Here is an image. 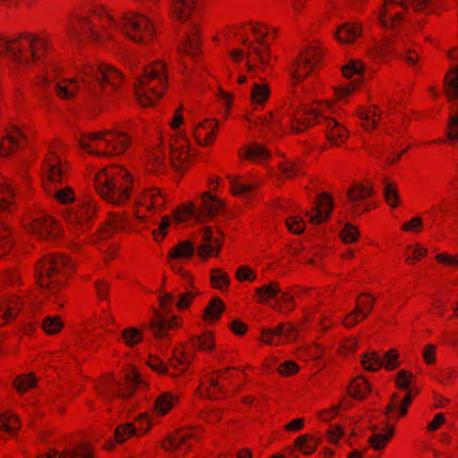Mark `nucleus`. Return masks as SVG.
Wrapping results in <instances>:
<instances>
[{
    "label": "nucleus",
    "mask_w": 458,
    "mask_h": 458,
    "mask_svg": "<svg viewBox=\"0 0 458 458\" xmlns=\"http://www.w3.org/2000/svg\"><path fill=\"white\" fill-rule=\"evenodd\" d=\"M197 0H173V13L181 21H186L192 13Z\"/></svg>",
    "instance_id": "473e14b6"
},
{
    "label": "nucleus",
    "mask_w": 458,
    "mask_h": 458,
    "mask_svg": "<svg viewBox=\"0 0 458 458\" xmlns=\"http://www.w3.org/2000/svg\"><path fill=\"white\" fill-rule=\"evenodd\" d=\"M192 437L193 436L191 432H177L164 441L163 447L165 449L174 450L185 445L189 448L190 445L187 444V441Z\"/></svg>",
    "instance_id": "c9c22d12"
},
{
    "label": "nucleus",
    "mask_w": 458,
    "mask_h": 458,
    "mask_svg": "<svg viewBox=\"0 0 458 458\" xmlns=\"http://www.w3.org/2000/svg\"><path fill=\"white\" fill-rule=\"evenodd\" d=\"M371 190L363 185H355L348 190L347 196L349 200L352 204L354 213H360L357 208L356 203L359 200L365 199L371 195Z\"/></svg>",
    "instance_id": "e433bc0d"
},
{
    "label": "nucleus",
    "mask_w": 458,
    "mask_h": 458,
    "mask_svg": "<svg viewBox=\"0 0 458 458\" xmlns=\"http://www.w3.org/2000/svg\"><path fill=\"white\" fill-rule=\"evenodd\" d=\"M201 202L202 207L200 208H197L192 204L182 208L175 213L176 220L178 222H182L185 216L195 217L197 219L212 217L217 215L223 208V202L216 196H213L208 192L202 195Z\"/></svg>",
    "instance_id": "9d476101"
},
{
    "label": "nucleus",
    "mask_w": 458,
    "mask_h": 458,
    "mask_svg": "<svg viewBox=\"0 0 458 458\" xmlns=\"http://www.w3.org/2000/svg\"><path fill=\"white\" fill-rule=\"evenodd\" d=\"M294 444L304 454H312L317 447V442L310 435L300 436L295 439Z\"/></svg>",
    "instance_id": "09e8293b"
},
{
    "label": "nucleus",
    "mask_w": 458,
    "mask_h": 458,
    "mask_svg": "<svg viewBox=\"0 0 458 458\" xmlns=\"http://www.w3.org/2000/svg\"><path fill=\"white\" fill-rule=\"evenodd\" d=\"M281 172L286 178H293L303 173L301 164L299 160L287 161L282 164Z\"/></svg>",
    "instance_id": "4d7b16f0"
},
{
    "label": "nucleus",
    "mask_w": 458,
    "mask_h": 458,
    "mask_svg": "<svg viewBox=\"0 0 458 458\" xmlns=\"http://www.w3.org/2000/svg\"><path fill=\"white\" fill-rule=\"evenodd\" d=\"M289 231L300 234L304 230L303 220L299 216H289L285 220Z\"/></svg>",
    "instance_id": "774afa93"
},
{
    "label": "nucleus",
    "mask_w": 458,
    "mask_h": 458,
    "mask_svg": "<svg viewBox=\"0 0 458 458\" xmlns=\"http://www.w3.org/2000/svg\"><path fill=\"white\" fill-rule=\"evenodd\" d=\"M199 44L197 25L195 22H191L185 31L184 52L189 55L196 56L199 52Z\"/></svg>",
    "instance_id": "cd10ccee"
},
{
    "label": "nucleus",
    "mask_w": 458,
    "mask_h": 458,
    "mask_svg": "<svg viewBox=\"0 0 458 458\" xmlns=\"http://www.w3.org/2000/svg\"><path fill=\"white\" fill-rule=\"evenodd\" d=\"M329 107L328 104H325L319 108H310L305 112L296 114L292 118L293 130L296 132L302 131L312 124L313 120L318 123H324L328 140L335 144H339L347 137L348 131L334 118L327 116L326 110Z\"/></svg>",
    "instance_id": "423d86ee"
},
{
    "label": "nucleus",
    "mask_w": 458,
    "mask_h": 458,
    "mask_svg": "<svg viewBox=\"0 0 458 458\" xmlns=\"http://www.w3.org/2000/svg\"><path fill=\"white\" fill-rule=\"evenodd\" d=\"M165 87V65L157 62L145 67L142 73L137 76L135 96L142 106H152L163 95Z\"/></svg>",
    "instance_id": "20e7f679"
},
{
    "label": "nucleus",
    "mask_w": 458,
    "mask_h": 458,
    "mask_svg": "<svg viewBox=\"0 0 458 458\" xmlns=\"http://www.w3.org/2000/svg\"><path fill=\"white\" fill-rule=\"evenodd\" d=\"M123 339L128 346H134L142 340V335L140 331L135 327H129L125 329L122 334Z\"/></svg>",
    "instance_id": "bf43d9fd"
},
{
    "label": "nucleus",
    "mask_w": 458,
    "mask_h": 458,
    "mask_svg": "<svg viewBox=\"0 0 458 458\" xmlns=\"http://www.w3.org/2000/svg\"><path fill=\"white\" fill-rule=\"evenodd\" d=\"M192 344L196 348L202 351H208L214 347V340L209 334L195 337Z\"/></svg>",
    "instance_id": "e2e57ef3"
},
{
    "label": "nucleus",
    "mask_w": 458,
    "mask_h": 458,
    "mask_svg": "<svg viewBox=\"0 0 458 458\" xmlns=\"http://www.w3.org/2000/svg\"><path fill=\"white\" fill-rule=\"evenodd\" d=\"M80 81L92 95L98 96V88L106 94L109 93V89L117 90L123 76L119 71L106 64L88 65L83 68Z\"/></svg>",
    "instance_id": "0eeeda50"
},
{
    "label": "nucleus",
    "mask_w": 458,
    "mask_h": 458,
    "mask_svg": "<svg viewBox=\"0 0 458 458\" xmlns=\"http://www.w3.org/2000/svg\"><path fill=\"white\" fill-rule=\"evenodd\" d=\"M131 178L121 166L104 169L95 175V186L99 195L114 205L123 204L131 193Z\"/></svg>",
    "instance_id": "f03ea898"
},
{
    "label": "nucleus",
    "mask_w": 458,
    "mask_h": 458,
    "mask_svg": "<svg viewBox=\"0 0 458 458\" xmlns=\"http://www.w3.org/2000/svg\"><path fill=\"white\" fill-rule=\"evenodd\" d=\"M35 384H36V379L32 376L22 375V376H20L15 380V386H16L17 390L21 393L27 391L28 389H30V387L35 386Z\"/></svg>",
    "instance_id": "338daca9"
},
{
    "label": "nucleus",
    "mask_w": 458,
    "mask_h": 458,
    "mask_svg": "<svg viewBox=\"0 0 458 458\" xmlns=\"http://www.w3.org/2000/svg\"><path fill=\"white\" fill-rule=\"evenodd\" d=\"M18 428V418L14 414L4 413L0 416V429L12 433Z\"/></svg>",
    "instance_id": "5fc2aeb1"
},
{
    "label": "nucleus",
    "mask_w": 458,
    "mask_h": 458,
    "mask_svg": "<svg viewBox=\"0 0 458 458\" xmlns=\"http://www.w3.org/2000/svg\"><path fill=\"white\" fill-rule=\"evenodd\" d=\"M270 89L266 83L255 82L251 90L252 101L256 104H263L269 97Z\"/></svg>",
    "instance_id": "3c124183"
},
{
    "label": "nucleus",
    "mask_w": 458,
    "mask_h": 458,
    "mask_svg": "<svg viewBox=\"0 0 458 458\" xmlns=\"http://www.w3.org/2000/svg\"><path fill=\"white\" fill-rule=\"evenodd\" d=\"M225 309L224 303L218 298H214L204 310V319L211 321L217 319Z\"/></svg>",
    "instance_id": "de8ad7c7"
},
{
    "label": "nucleus",
    "mask_w": 458,
    "mask_h": 458,
    "mask_svg": "<svg viewBox=\"0 0 458 458\" xmlns=\"http://www.w3.org/2000/svg\"><path fill=\"white\" fill-rule=\"evenodd\" d=\"M408 5H411L416 11L432 13L438 9L439 0H385L378 20L384 27L394 26L403 19V13H395L394 9L407 8Z\"/></svg>",
    "instance_id": "6e6552de"
},
{
    "label": "nucleus",
    "mask_w": 458,
    "mask_h": 458,
    "mask_svg": "<svg viewBox=\"0 0 458 458\" xmlns=\"http://www.w3.org/2000/svg\"><path fill=\"white\" fill-rule=\"evenodd\" d=\"M364 71V65L360 60H351L343 67V73L345 77L351 78L352 75H360Z\"/></svg>",
    "instance_id": "680f3d73"
},
{
    "label": "nucleus",
    "mask_w": 458,
    "mask_h": 458,
    "mask_svg": "<svg viewBox=\"0 0 458 458\" xmlns=\"http://www.w3.org/2000/svg\"><path fill=\"white\" fill-rule=\"evenodd\" d=\"M218 126L216 121H204L199 123L193 130L195 140L200 146L208 145L215 135V129Z\"/></svg>",
    "instance_id": "a878e982"
},
{
    "label": "nucleus",
    "mask_w": 458,
    "mask_h": 458,
    "mask_svg": "<svg viewBox=\"0 0 458 458\" xmlns=\"http://www.w3.org/2000/svg\"><path fill=\"white\" fill-rule=\"evenodd\" d=\"M44 331L48 335L57 333L62 327L63 323L57 316H48L42 322Z\"/></svg>",
    "instance_id": "13d9d810"
},
{
    "label": "nucleus",
    "mask_w": 458,
    "mask_h": 458,
    "mask_svg": "<svg viewBox=\"0 0 458 458\" xmlns=\"http://www.w3.org/2000/svg\"><path fill=\"white\" fill-rule=\"evenodd\" d=\"M363 295L369 297L370 300L369 301H360L359 299H357L356 307L342 319V323L345 327H353L354 325H356L359 322L360 316L361 319H364L371 312L373 304L376 301V298L369 293H363Z\"/></svg>",
    "instance_id": "6ab92c4d"
},
{
    "label": "nucleus",
    "mask_w": 458,
    "mask_h": 458,
    "mask_svg": "<svg viewBox=\"0 0 458 458\" xmlns=\"http://www.w3.org/2000/svg\"><path fill=\"white\" fill-rule=\"evenodd\" d=\"M359 235L357 228L351 224H346L341 232V237L345 243L354 242L358 240Z\"/></svg>",
    "instance_id": "0e129e2a"
},
{
    "label": "nucleus",
    "mask_w": 458,
    "mask_h": 458,
    "mask_svg": "<svg viewBox=\"0 0 458 458\" xmlns=\"http://www.w3.org/2000/svg\"><path fill=\"white\" fill-rule=\"evenodd\" d=\"M26 142V138L21 129L13 125L7 131L5 137L0 144V155L8 157L14 148H21L22 143Z\"/></svg>",
    "instance_id": "aec40b11"
},
{
    "label": "nucleus",
    "mask_w": 458,
    "mask_h": 458,
    "mask_svg": "<svg viewBox=\"0 0 458 458\" xmlns=\"http://www.w3.org/2000/svg\"><path fill=\"white\" fill-rule=\"evenodd\" d=\"M123 222L118 216H113L110 218L108 224L103 228L101 232V237L105 238L109 236L113 232L123 228Z\"/></svg>",
    "instance_id": "69168bd1"
},
{
    "label": "nucleus",
    "mask_w": 458,
    "mask_h": 458,
    "mask_svg": "<svg viewBox=\"0 0 458 458\" xmlns=\"http://www.w3.org/2000/svg\"><path fill=\"white\" fill-rule=\"evenodd\" d=\"M317 202V206L312 208L315 214L306 213V216L310 217V222L313 225H319L327 220L334 207L333 199L327 193H321L318 196Z\"/></svg>",
    "instance_id": "a211bd4d"
},
{
    "label": "nucleus",
    "mask_w": 458,
    "mask_h": 458,
    "mask_svg": "<svg viewBox=\"0 0 458 458\" xmlns=\"http://www.w3.org/2000/svg\"><path fill=\"white\" fill-rule=\"evenodd\" d=\"M130 140L123 131L114 129L83 137L81 146L91 154L111 157L123 153L129 148Z\"/></svg>",
    "instance_id": "39448f33"
},
{
    "label": "nucleus",
    "mask_w": 458,
    "mask_h": 458,
    "mask_svg": "<svg viewBox=\"0 0 458 458\" xmlns=\"http://www.w3.org/2000/svg\"><path fill=\"white\" fill-rule=\"evenodd\" d=\"M211 282L215 287L223 289L224 286H228L230 284L229 276L219 268L211 271Z\"/></svg>",
    "instance_id": "052dcab7"
},
{
    "label": "nucleus",
    "mask_w": 458,
    "mask_h": 458,
    "mask_svg": "<svg viewBox=\"0 0 458 458\" xmlns=\"http://www.w3.org/2000/svg\"><path fill=\"white\" fill-rule=\"evenodd\" d=\"M450 103V118L448 123L447 138L458 140V98L446 97Z\"/></svg>",
    "instance_id": "7c9ffc66"
},
{
    "label": "nucleus",
    "mask_w": 458,
    "mask_h": 458,
    "mask_svg": "<svg viewBox=\"0 0 458 458\" xmlns=\"http://www.w3.org/2000/svg\"><path fill=\"white\" fill-rule=\"evenodd\" d=\"M370 428L373 431V435L369 438L370 446L375 450H383L386 443L394 436L393 427L387 428L386 432L385 433L377 432V428L375 426Z\"/></svg>",
    "instance_id": "f704fd0d"
},
{
    "label": "nucleus",
    "mask_w": 458,
    "mask_h": 458,
    "mask_svg": "<svg viewBox=\"0 0 458 458\" xmlns=\"http://www.w3.org/2000/svg\"><path fill=\"white\" fill-rule=\"evenodd\" d=\"M143 201L148 208H160L164 205L163 195L159 190H148L143 195Z\"/></svg>",
    "instance_id": "8fccbe9b"
},
{
    "label": "nucleus",
    "mask_w": 458,
    "mask_h": 458,
    "mask_svg": "<svg viewBox=\"0 0 458 458\" xmlns=\"http://www.w3.org/2000/svg\"><path fill=\"white\" fill-rule=\"evenodd\" d=\"M360 33L361 29L359 25L346 22L337 29L335 37L341 43H352Z\"/></svg>",
    "instance_id": "c756f323"
},
{
    "label": "nucleus",
    "mask_w": 458,
    "mask_h": 458,
    "mask_svg": "<svg viewBox=\"0 0 458 458\" xmlns=\"http://www.w3.org/2000/svg\"><path fill=\"white\" fill-rule=\"evenodd\" d=\"M38 458H93L89 447L81 445L63 452L53 451L47 455H42Z\"/></svg>",
    "instance_id": "c85d7f7f"
},
{
    "label": "nucleus",
    "mask_w": 458,
    "mask_h": 458,
    "mask_svg": "<svg viewBox=\"0 0 458 458\" xmlns=\"http://www.w3.org/2000/svg\"><path fill=\"white\" fill-rule=\"evenodd\" d=\"M448 57L453 61L458 62V55L452 51L448 53ZM444 86L446 97L452 98H458V64L447 71L444 79Z\"/></svg>",
    "instance_id": "b1692460"
},
{
    "label": "nucleus",
    "mask_w": 458,
    "mask_h": 458,
    "mask_svg": "<svg viewBox=\"0 0 458 458\" xmlns=\"http://www.w3.org/2000/svg\"><path fill=\"white\" fill-rule=\"evenodd\" d=\"M269 155V152L264 146L253 143L247 148L244 157L252 161L262 162L267 159Z\"/></svg>",
    "instance_id": "37998d69"
},
{
    "label": "nucleus",
    "mask_w": 458,
    "mask_h": 458,
    "mask_svg": "<svg viewBox=\"0 0 458 458\" xmlns=\"http://www.w3.org/2000/svg\"><path fill=\"white\" fill-rule=\"evenodd\" d=\"M73 262L64 256L48 255L36 266L35 275L38 285L45 291V297L62 306L58 299Z\"/></svg>",
    "instance_id": "f257e3e1"
},
{
    "label": "nucleus",
    "mask_w": 458,
    "mask_h": 458,
    "mask_svg": "<svg viewBox=\"0 0 458 458\" xmlns=\"http://www.w3.org/2000/svg\"><path fill=\"white\" fill-rule=\"evenodd\" d=\"M252 31L259 37L257 38L258 43L264 48V50L260 49L259 47H254L252 43H250L247 38H244L242 40L243 44L248 46V54L247 57L250 55V53H254L259 61L260 62L262 66H265L268 64V61L270 59V55L268 53H267L269 49V46L265 41V37L267 36V33H262L260 30L257 27H254L252 29Z\"/></svg>",
    "instance_id": "5701e85b"
},
{
    "label": "nucleus",
    "mask_w": 458,
    "mask_h": 458,
    "mask_svg": "<svg viewBox=\"0 0 458 458\" xmlns=\"http://www.w3.org/2000/svg\"><path fill=\"white\" fill-rule=\"evenodd\" d=\"M297 337L293 325L278 324L275 328L262 330V341L267 344H278L284 340L293 341Z\"/></svg>",
    "instance_id": "f3484780"
},
{
    "label": "nucleus",
    "mask_w": 458,
    "mask_h": 458,
    "mask_svg": "<svg viewBox=\"0 0 458 458\" xmlns=\"http://www.w3.org/2000/svg\"><path fill=\"white\" fill-rule=\"evenodd\" d=\"M413 375L406 370H400L396 375V386L407 393L402 400H399L398 394L392 396L390 403L386 406V413L390 411H398L401 416L407 413L408 407L412 401V389L410 388Z\"/></svg>",
    "instance_id": "f8f14e48"
},
{
    "label": "nucleus",
    "mask_w": 458,
    "mask_h": 458,
    "mask_svg": "<svg viewBox=\"0 0 458 458\" xmlns=\"http://www.w3.org/2000/svg\"><path fill=\"white\" fill-rule=\"evenodd\" d=\"M47 192L50 196H53L58 202L62 204L72 203L75 199L72 189L68 186L55 187V189H48Z\"/></svg>",
    "instance_id": "a19ab883"
},
{
    "label": "nucleus",
    "mask_w": 458,
    "mask_h": 458,
    "mask_svg": "<svg viewBox=\"0 0 458 458\" xmlns=\"http://www.w3.org/2000/svg\"><path fill=\"white\" fill-rule=\"evenodd\" d=\"M232 191L234 195L249 198L256 188L255 183L241 182L234 177H230Z\"/></svg>",
    "instance_id": "49530a36"
},
{
    "label": "nucleus",
    "mask_w": 458,
    "mask_h": 458,
    "mask_svg": "<svg viewBox=\"0 0 458 458\" xmlns=\"http://www.w3.org/2000/svg\"><path fill=\"white\" fill-rule=\"evenodd\" d=\"M181 140L182 142L171 147L170 163L177 170L182 169L191 157L188 139L183 136Z\"/></svg>",
    "instance_id": "4be33fe9"
},
{
    "label": "nucleus",
    "mask_w": 458,
    "mask_h": 458,
    "mask_svg": "<svg viewBox=\"0 0 458 458\" xmlns=\"http://www.w3.org/2000/svg\"><path fill=\"white\" fill-rule=\"evenodd\" d=\"M142 384V381L135 371H131L126 375V388L122 387L119 382H116L115 379H112L110 382L107 383L106 386L113 390L114 386H117L116 389V394L121 398H128L131 396L132 390L137 387L140 386Z\"/></svg>",
    "instance_id": "393cba45"
},
{
    "label": "nucleus",
    "mask_w": 458,
    "mask_h": 458,
    "mask_svg": "<svg viewBox=\"0 0 458 458\" xmlns=\"http://www.w3.org/2000/svg\"><path fill=\"white\" fill-rule=\"evenodd\" d=\"M80 24V28L76 25L72 24L69 28V34L71 38H73L76 40H80L81 35H89L92 38H97V33L94 31L89 22L86 19H81L78 21Z\"/></svg>",
    "instance_id": "58836bf2"
},
{
    "label": "nucleus",
    "mask_w": 458,
    "mask_h": 458,
    "mask_svg": "<svg viewBox=\"0 0 458 458\" xmlns=\"http://www.w3.org/2000/svg\"><path fill=\"white\" fill-rule=\"evenodd\" d=\"M321 60V52L316 47H310L300 55L293 67V80L296 82L301 81L309 73L315 69Z\"/></svg>",
    "instance_id": "ddd939ff"
},
{
    "label": "nucleus",
    "mask_w": 458,
    "mask_h": 458,
    "mask_svg": "<svg viewBox=\"0 0 458 458\" xmlns=\"http://www.w3.org/2000/svg\"><path fill=\"white\" fill-rule=\"evenodd\" d=\"M95 211V207L91 202L83 200L66 208L64 217L73 226L74 231L83 233L88 228V225L93 217Z\"/></svg>",
    "instance_id": "9b49d317"
},
{
    "label": "nucleus",
    "mask_w": 458,
    "mask_h": 458,
    "mask_svg": "<svg viewBox=\"0 0 458 458\" xmlns=\"http://www.w3.org/2000/svg\"><path fill=\"white\" fill-rule=\"evenodd\" d=\"M370 390V386L364 379L352 382L349 387V394L358 399H363Z\"/></svg>",
    "instance_id": "603ef678"
},
{
    "label": "nucleus",
    "mask_w": 458,
    "mask_h": 458,
    "mask_svg": "<svg viewBox=\"0 0 458 458\" xmlns=\"http://www.w3.org/2000/svg\"><path fill=\"white\" fill-rule=\"evenodd\" d=\"M14 194L9 183H0V215L12 211Z\"/></svg>",
    "instance_id": "4c0bfd02"
},
{
    "label": "nucleus",
    "mask_w": 458,
    "mask_h": 458,
    "mask_svg": "<svg viewBox=\"0 0 458 458\" xmlns=\"http://www.w3.org/2000/svg\"><path fill=\"white\" fill-rule=\"evenodd\" d=\"M220 250V242L213 236L210 228H206L201 235V242L198 246L199 255L207 259L210 256H217Z\"/></svg>",
    "instance_id": "412c9836"
},
{
    "label": "nucleus",
    "mask_w": 458,
    "mask_h": 458,
    "mask_svg": "<svg viewBox=\"0 0 458 458\" xmlns=\"http://www.w3.org/2000/svg\"><path fill=\"white\" fill-rule=\"evenodd\" d=\"M46 172L47 178L52 182H59L62 180L63 171L60 166V160L55 157H48L46 161Z\"/></svg>",
    "instance_id": "ea45409f"
},
{
    "label": "nucleus",
    "mask_w": 458,
    "mask_h": 458,
    "mask_svg": "<svg viewBox=\"0 0 458 458\" xmlns=\"http://www.w3.org/2000/svg\"><path fill=\"white\" fill-rule=\"evenodd\" d=\"M195 251L193 244L189 241L180 242L175 247H174L168 253L170 260L174 259H189L192 257Z\"/></svg>",
    "instance_id": "72a5a7b5"
},
{
    "label": "nucleus",
    "mask_w": 458,
    "mask_h": 458,
    "mask_svg": "<svg viewBox=\"0 0 458 458\" xmlns=\"http://www.w3.org/2000/svg\"><path fill=\"white\" fill-rule=\"evenodd\" d=\"M378 117L379 114L376 109L361 110L360 112V118L362 121V126L367 131L376 128L378 123Z\"/></svg>",
    "instance_id": "864d4df0"
},
{
    "label": "nucleus",
    "mask_w": 458,
    "mask_h": 458,
    "mask_svg": "<svg viewBox=\"0 0 458 458\" xmlns=\"http://www.w3.org/2000/svg\"><path fill=\"white\" fill-rule=\"evenodd\" d=\"M255 293L259 296V301L260 302L268 303L267 299L273 298L282 311H289L293 307L291 305L293 297L287 293L282 292L276 282H272L257 288Z\"/></svg>",
    "instance_id": "4468645a"
},
{
    "label": "nucleus",
    "mask_w": 458,
    "mask_h": 458,
    "mask_svg": "<svg viewBox=\"0 0 458 458\" xmlns=\"http://www.w3.org/2000/svg\"><path fill=\"white\" fill-rule=\"evenodd\" d=\"M397 358L398 354L395 350L386 352L384 358L377 352H371L363 357L362 365L365 369L370 371H376L381 367H385L388 370H393L399 366Z\"/></svg>",
    "instance_id": "dca6fc26"
},
{
    "label": "nucleus",
    "mask_w": 458,
    "mask_h": 458,
    "mask_svg": "<svg viewBox=\"0 0 458 458\" xmlns=\"http://www.w3.org/2000/svg\"><path fill=\"white\" fill-rule=\"evenodd\" d=\"M137 434V428L131 423H126L116 428L114 439L117 443H123L128 437Z\"/></svg>",
    "instance_id": "6e6d98bb"
},
{
    "label": "nucleus",
    "mask_w": 458,
    "mask_h": 458,
    "mask_svg": "<svg viewBox=\"0 0 458 458\" xmlns=\"http://www.w3.org/2000/svg\"><path fill=\"white\" fill-rule=\"evenodd\" d=\"M30 231L41 239L54 241L60 235V228L55 220L44 213L38 214L30 225Z\"/></svg>",
    "instance_id": "2eb2a0df"
},
{
    "label": "nucleus",
    "mask_w": 458,
    "mask_h": 458,
    "mask_svg": "<svg viewBox=\"0 0 458 458\" xmlns=\"http://www.w3.org/2000/svg\"><path fill=\"white\" fill-rule=\"evenodd\" d=\"M384 197L388 205L392 208H395L399 204V192L395 183L384 179Z\"/></svg>",
    "instance_id": "c03bdc74"
},
{
    "label": "nucleus",
    "mask_w": 458,
    "mask_h": 458,
    "mask_svg": "<svg viewBox=\"0 0 458 458\" xmlns=\"http://www.w3.org/2000/svg\"><path fill=\"white\" fill-rule=\"evenodd\" d=\"M174 398L168 393H162L155 399L153 409L158 415H165L171 409Z\"/></svg>",
    "instance_id": "a18cd8bd"
},
{
    "label": "nucleus",
    "mask_w": 458,
    "mask_h": 458,
    "mask_svg": "<svg viewBox=\"0 0 458 458\" xmlns=\"http://www.w3.org/2000/svg\"><path fill=\"white\" fill-rule=\"evenodd\" d=\"M115 26L138 43H147L155 31L153 22L147 16L139 13L125 14Z\"/></svg>",
    "instance_id": "1a4fd4ad"
},
{
    "label": "nucleus",
    "mask_w": 458,
    "mask_h": 458,
    "mask_svg": "<svg viewBox=\"0 0 458 458\" xmlns=\"http://www.w3.org/2000/svg\"><path fill=\"white\" fill-rule=\"evenodd\" d=\"M47 43L40 38L24 34L14 39L0 37V56L7 55L14 63L26 65L40 57Z\"/></svg>",
    "instance_id": "7ed1b4c3"
},
{
    "label": "nucleus",
    "mask_w": 458,
    "mask_h": 458,
    "mask_svg": "<svg viewBox=\"0 0 458 458\" xmlns=\"http://www.w3.org/2000/svg\"><path fill=\"white\" fill-rule=\"evenodd\" d=\"M177 326L176 318L168 319L162 314L156 312L154 318L150 321L149 327L156 337L161 338L165 335L168 329Z\"/></svg>",
    "instance_id": "bb28decb"
},
{
    "label": "nucleus",
    "mask_w": 458,
    "mask_h": 458,
    "mask_svg": "<svg viewBox=\"0 0 458 458\" xmlns=\"http://www.w3.org/2000/svg\"><path fill=\"white\" fill-rule=\"evenodd\" d=\"M13 243V236L9 227L0 218V257L6 254Z\"/></svg>",
    "instance_id": "79ce46f5"
},
{
    "label": "nucleus",
    "mask_w": 458,
    "mask_h": 458,
    "mask_svg": "<svg viewBox=\"0 0 458 458\" xmlns=\"http://www.w3.org/2000/svg\"><path fill=\"white\" fill-rule=\"evenodd\" d=\"M55 90L59 98L62 99L73 98L80 89L78 80H65L63 82H56L54 84Z\"/></svg>",
    "instance_id": "2f4dec72"
}]
</instances>
